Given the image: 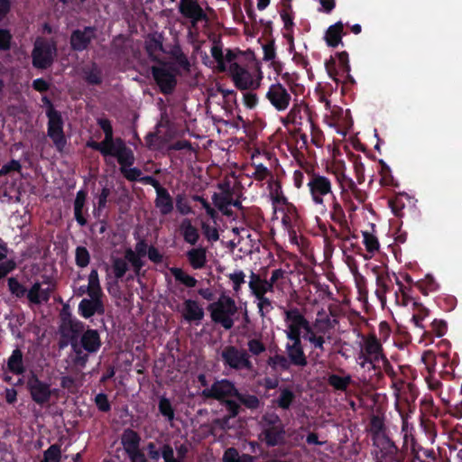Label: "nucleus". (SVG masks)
Wrapping results in <instances>:
<instances>
[{"mask_svg":"<svg viewBox=\"0 0 462 462\" xmlns=\"http://www.w3.org/2000/svg\"><path fill=\"white\" fill-rule=\"evenodd\" d=\"M337 323V319H332L328 315L326 314L324 310L318 311L317 318L313 323H310V329L314 333H318L319 335H323L326 337V335L330 333V331L335 328Z\"/></svg>","mask_w":462,"mask_h":462,"instance_id":"obj_24","label":"nucleus"},{"mask_svg":"<svg viewBox=\"0 0 462 462\" xmlns=\"http://www.w3.org/2000/svg\"><path fill=\"white\" fill-rule=\"evenodd\" d=\"M248 286L255 298L264 295L263 279L259 274L251 272Z\"/></svg>","mask_w":462,"mask_h":462,"instance_id":"obj_49","label":"nucleus"},{"mask_svg":"<svg viewBox=\"0 0 462 462\" xmlns=\"http://www.w3.org/2000/svg\"><path fill=\"white\" fill-rule=\"evenodd\" d=\"M141 436L133 429H125L121 436V444L125 453L140 447Z\"/></svg>","mask_w":462,"mask_h":462,"instance_id":"obj_33","label":"nucleus"},{"mask_svg":"<svg viewBox=\"0 0 462 462\" xmlns=\"http://www.w3.org/2000/svg\"><path fill=\"white\" fill-rule=\"evenodd\" d=\"M179 12L184 18L190 21L193 27L199 22H208V20L198 0H180Z\"/></svg>","mask_w":462,"mask_h":462,"instance_id":"obj_16","label":"nucleus"},{"mask_svg":"<svg viewBox=\"0 0 462 462\" xmlns=\"http://www.w3.org/2000/svg\"><path fill=\"white\" fill-rule=\"evenodd\" d=\"M171 57L175 61V63L183 69L184 72H190V62L186 56V54L182 51L180 47H176L171 51Z\"/></svg>","mask_w":462,"mask_h":462,"instance_id":"obj_46","label":"nucleus"},{"mask_svg":"<svg viewBox=\"0 0 462 462\" xmlns=\"http://www.w3.org/2000/svg\"><path fill=\"white\" fill-rule=\"evenodd\" d=\"M16 268L17 263L14 259H6L5 261L0 262V282Z\"/></svg>","mask_w":462,"mask_h":462,"instance_id":"obj_62","label":"nucleus"},{"mask_svg":"<svg viewBox=\"0 0 462 462\" xmlns=\"http://www.w3.org/2000/svg\"><path fill=\"white\" fill-rule=\"evenodd\" d=\"M284 321L287 325L285 330L286 337H301V332L304 333L310 328V322L306 319L301 310L297 307L285 309L283 311Z\"/></svg>","mask_w":462,"mask_h":462,"instance_id":"obj_7","label":"nucleus"},{"mask_svg":"<svg viewBox=\"0 0 462 462\" xmlns=\"http://www.w3.org/2000/svg\"><path fill=\"white\" fill-rule=\"evenodd\" d=\"M112 157L116 158L117 162L120 165V171L124 177L129 181H140L142 178V171L136 167L129 168L134 165L135 158L134 152L128 147L127 152H116Z\"/></svg>","mask_w":462,"mask_h":462,"instance_id":"obj_14","label":"nucleus"},{"mask_svg":"<svg viewBox=\"0 0 462 462\" xmlns=\"http://www.w3.org/2000/svg\"><path fill=\"white\" fill-rule=\"evenodd\" d=\"M51 294L50 287L42 288L39 282H34L27 293V299L31 304L40 305L42 302H48Z\"/></svg>","mask_w":462,"mask_h":462,"instance_id":"obj_27","label":"nucleus"},{"mask_svg":"<svg viewBox=\"0 0 462 462\" xmlns=\"http://www.w3.org/2000/svg\"><path fill=\"white\" fill-rule=\"evenodd\" d=\"M148 460L158 462L162 457L164 462H174L173 447L169 442H163L160 439L149 441L143 447Z\"/></svg>","mask_w":462,"mask_h":462,"instance_id":"obj_13","label":"nucleus"},{"mask_svg":"<svg viewBox=\"0 0 462 462\" xmlns=\"http://www.w3.org/2000/svg\"><path fill=\"white\" fill-rule=\"evenodd\" d=\"M96 31L94 26L73 30L69 37L70 49L76 52L88 50L92 41L96 38Z\"/></svg>","mask_w":462,"mask_h":462,"instance_id":"obj_15","label":"nucleus"},{"mask_svg":"<svg viewBox=\"0 0 462 462\" xmlns=\"http://www.w3.org/2000/svg\"><path fill=\"white\" fill-rule=\"evenodd\" d=\"M97 124L104 132V140L101 142L89 140L87 142V147L99 152L101 155L106 158V163H108L106 157H111L119 152H124L128 151L125 142L121 137H114V129L108 118H98Z\"/></svg>","mask_w":462,"mask_h":462,"instance_id":"obj_3","label":"nucleus"},{"mask_svg":"<svg viewBox=\"0 0 462 462\" xmlns=\"http://www.w3.org/2000/svg\"><path fill=\"white\" fill-rule=\"evenodd\" d=\"M307 186L312 201L316 205H323L324 198L328 195L335 196L332 190L331 180L319 173L309 172Z\"/></svg>","mask_w":462,"mask_h":462,"instance_id":"obj_8","label":"nucleus"},{"mask_svg":"<svg viewBox=\"0 0 462 462\" xmlns=\"http://www.w3.org/2000/svg\"><path fill=\"white\" fill-rule=\"evenodd\" d=\"M265 97L278 111L286 110L291 99V94L281 83L272 84Z\"/></svg>","mask_w":462,"mask_h":462,"instance_id":"obj_17","label":"nucleus"},{"mask_svg":"<svg viewBox=\"0 0 462 462\" xmlns=\"http://www.w3.org/2000/svg\"><path fill=\"white\" fill-rule=\"evenodd\" d=\"M78 312L84 319H89L95 314L104 315L105 305L102 298L90 297V299H82L79 304Z\"/></svg>","mask_w":462,"mask_h":462,"instance_id":"obj_21","label":"nucleus"},{"mask_svg":"<svg viewBox=\"0 0 462 462\" xmlns=\"http://www.w3.org/2000/svg\"><path fill=\"white\" fill-rule=\"evenodd\" d=\"M259 439L264 443L267 448L284 445L286 442L285 426L262 428Z\"/></svg>","mask_w":462,"mask_h":462,"instance_id":"obj_20","label":"nucleus"},{"mask_svg":"<svg viewBox=\"0 0 462 462\" xmlns=\"http://www.w3.org/2000/svg\"><path fill=\"white\" fill-rule=\"evenodd\" d=\"M289 342L285 345L287 357L291 364L298 367H305L308 365V358L304 352L301 337L287 338Z\"/></svg>","mask_w":462,"mask_h":462,"instance_id":"obj_18","label":"nucleus"},{"mask_svg":"<svg viewBox=\"0 0 462 462\" xmlns=\"http://www.w3.org/2000/svg\"><path fill=\"white\" fill-rule=\"evenodd\" d=\"M364 354L370 356L373 359H376V356L381 359L385 356L383 354V348L381 342L378 340L375 335H369L364 343Z\"/></svg>","mask_w":462,"mask_h":462,"instance_id":"obj_32","label":"nucleus"},{"mask_svg":"<svg viewBox=\"0 0 462 462\" xmlns=\"http://www.w3.org/2000/svg\"><path fill=\"white\" fill-rule=\"evenodd\" d=\"M180 231L186 243L195 245L199 239V230L191 224V221L185 218L180 224Z\"/></svg>","mask_w":462,"mask_h":462,"instance_id":"obj_36","label":"nucleus"},{"mask_svg":"<svg viewBox=\"0 0 462 462\" xmlns=\"http://www.w3.org/2000/svg\"><path fill=\"white\" fill-rule=\"evenodd\" d=\"M363 243L365 246V249L370 254H374L379 250L380 244L378 238L374 234L368 231H363Z\"/></svg>","mask_w":462,"mask_h":462,"instance_id":"obj_52","label":"nucleus"},{"mask_svg":"<svg viewBox=\"0 0 462 462\" xmlns=\"http://www.w3.org/2000/svg\"><path fill=\"white\" fill-rule=\"evenodd\" d=\"M26 388L30 393L32 400L39 405L42 406L48 403L51 398L52 391L51 384L42 381L33 372H31L27 378Z\"/></svg>","mask_w":462,"mask_h":462,"instance_id":"obj_11","label":"nucleus"},{"mask_svg":"<svg viewBox=\"0 0 462 462\" xmlns=\"http://www.w3.org/2000/svg\"><path fill=\"white\" fill-rule=\"evenodd\" d=\"M379 163L381 165V183L386 186H393L394 179L392 175L390 167L383 160H380Z\"/></svg>","mask_w":462,"mask_h":462,"instance_id":"obj_58","label":"nucleus"},{"mask_svg":"<svg viewBox=\"0 0 462 462\" xmlns=\"http://www.w3.org/2000/svg\"><path fill=\"white\" fill-rule=\"evenodd\" d=\"M247 347L248 351L254 356H259L266 350L265 345L258 338L248 340Z\"/></svg>","mask_w":462,"mask_h":462,"instance_id":"obj_64","label":"nucleus"},{"mask_svg":"<svg viewBox=\"0 0 462 462\" xmlns=\"http://www.w3.org/2000/svg\"><path fill=\"white\" fill-rule=\"evenodd\" d=\"M219 402L226 411V414L222 418H218L216 420V423L223 430H228L231 428L230 420L236 418L242 409L240 408L239 403L235 400H217Z\"/></svg>","mask_w":462,"mask_h":462,"instance_id":"obj_22","label":"nucleus"},{"mask_svg":"<svg viewBox=\"0 0 462 462\" xmlns=\"http://www.w3.org/2000/svg\"><path fill=\"white\" fill-rule=\"evenodd\" d=\"M344 24L341 21L330 25L325 33V41L328 46L336 48L342 43L344 35Z\"/></svg>","mask_w":462,"mask_h":462,"instance_id":"obj_30","label":"nucleus"},{"mask_svg":"<svg viewBox=\"0 0 462 462\" xmlns=\"http://www.w3.org/2000/svg\"><path fill=\"white\" fill-rule=\"evenodd\" d=\"M368 427L369 432L374 437H378L381 434L384 436L385 425L383 418L377 415H373L372 418L370 419Z\"/></svg>","mask_w":462,"mask_h":462,"instance_id":"obj_53","label":"nucleus"},{"mask_svg":"<svg viewBox=\"0 0 462 462\" xmlns=\"http://www.w3.org/2000/svg\"><path fill=\"white\" fill-rule=\"evenodd\" d=\"M57 52V45L53 41L38 38L32 51V63L35 69H46L50 68Z\"/></svg>","mask_w":462,"mask_h":462,"instance_id":"obj_6","label":"nucleus"},{"mask_svg":"<svg viewBox=\"0 0 462 462\" xmlns=\"http://www.w3.org/2000/svg\"><path fill=\"white\" fill-rule=\"evenodd\" d=\"M110 194L111 190L108 187L105 186L102 188L100 193L97 195V208L94 209V216L96 217H99L100 212L106 208Z\"/></svg>","mask_w":462,"mask_h":462,"instance_id":"obj_55","label":"nucleus"},{"mask_svg":"<svg viewBox=\"0 0 462 462\" xmlns=\"http://www.w3.org/2000/svg\"><path fill=\"white\" fill-rule=\"evenodd\" d=\"M82 77L84 81L90 86H99L103 82L102 69L96 62H91L82 68Z\"/></svg>","mask_w":462,"mask_h":462,"instance_id":"obj_29","label":"nucleus"},{"mask_svg":"<svg viewBox=\"0 0 462 462\" xmlns=\"http://www.w3.org/2000/svg\"><path fill=\"white\" fill-rule=\"evenodd\" d=\"M13 35L8 29L0 28V51H6L11 49Z\"/></svg>","mask_w":462,"mask_h":462,"instance_id":"obj_63","label":"nucleus"},{"mask_svg":"<svg viewBox=\"0 0 462 462\" xmlns=\"http://www.w3.org/2000/svg\"><path fill=\"white\" fill-rule=\"evenodd\" d=\"M188 261L195 269H202L207 263V251L204 247L192 248L187 252Z\"/></svg>","mask_w":462,"mask_h":462,"instance_id":"obj_34","label":"nucleus"},{"mask_svg":"<svg viewBox=\"0 0 462 462\" xmlns=\"http://www.w3.org/2000/svg\"><path fill=\"white\" fill-rule=\"evenodd\" d=\"M184 319L189 322L199 321L204 318V310L198 301L186 300L184 301Z\"/></svg>","mask_w":462,"mask_h":462,"instance_id":"obj_31","label":"nucleus"},{"mask_svg":"<svg viewBox=\"0 0 462 462\" xmlns=\"http://www.w3.org/2000/svg\"><path fill=\"white\" fill-rule=\"evenodd\" d=\"M295 393L288 387L280 389V394L273 403L282 410H289L295 401Z\"/></svg>","mask_w":462,"mask_h":462,"instance_id":"obj_39","label":"nucleus"},{"mask_svg":"<svg viewBox=\"0 0 462 462\" xmlns=\"http://www.w3.org/2000/svg\"><path fill=\"white\" fill-rule=\"evenodd\" d=\"M219 187L223 189V193H214L212 196L213 203L223 215L232 217L234 212L229 208V206H231V196H233V192L228 184H226L225 188L222 185Z\"/></svg>","mask_w":462,"mask_h":462,"instance_id":"obj_25","label":"nucleus"},{"mask_svg":"<svg viewBox=\"0 0 462 462\" xmlns=\"http://www.w3.org/2000/svg\"><path fill=\"white\" fill-rule=\"evenodd\" d=\"M60 334L66 340L65 345L69 344L71 347L72 364L81 368L87 365L89 356L97 354L102 346L98 330L86 326L81 320L72 319L70 314L62 317Z\"/></svg>","mask_w":462,"mask_h":462,"instance_id":"obj_1","label":"nucleus"},{"mask_svg":"<svg viewBox=\"0 0 462 462\" xmlns=\"http://www.w3.org/2000/svg\"><path fill=\"white\" fill-rule=\"evenodd\" d=\"M220 359L225 368L235 371L254 370V365L250 360L248 352L233 345L226 346L222 349Z\"/></svg>","mask_w":462,"mask_h":462,"instance_id":"obj_5","label":"nucleus"},{"mask_svg":"<svg viewBox=\"0 0 462 462\" xmlns=\"http://www.w3.org/2000/svg\"><path fill=\"white\" fill-rule=\"evenodd\" d=\"M87 292L89 297L102 298L103 292L99 283L98 273L96 269L91 270L88 275V286Z\"/></svg>","mask_w":462,"mask_h":462,"instance_id":"obj_41","label":"nucleus"},{"mask_svg":"<svg viewBox=\"0 0 462 462\" xmlns=\"http://www.w3.org/2000/svg\"><path fill=\"white\" fill-rule=\"evenodd\" d=\"M170 271L175 280L187 288H194L198 283V281L193 276L186 273L181 268L172 267Z\"/></svg>","mask_w":462,"mask_h":462,"instance_id":"obj_44","label":"nucleus"},{"mask_svg":"<svg viewBox=\"0 0 462 462\" xmlns=\"http://www.w3.org/2000/svg\"><path fill=\"white\" fill-rule=\"evenodd\" d=\"M8 290L11 294L18 299L27 296L28 291L15 277H10L7 280Z\"/></svg>","mask_w":462,"mask_h":462,"instance_id":"obj_50","label":"nucleus"},{"mask_svg":"<svg viewBox=\"0 0 462 462\" xmlns=\"http://www.w3.org/2000/svg\"><path fill=\"white\" fill-rule=\"evenodd\" d=\"M158 409L160 413L169 421L172 422L175 418V410L170 401L165 396H162L159 400Z\"/></svg>","mask_w":462,"mask_h":462,"instance_id":"obj_48","label":"nucleus"},{"mask_svg":"<svg viewBox=\"0 0 462 462\" xmlns=\"http://www.w3.org/2000/svg\"><path fill=\"white\" fill-rule=\"evenodd\" d=\"M87 198L88 192L85 189H79L76 194L73 203L74 217L80 226H85L88 224V220L84 216V212L88 213V208H85Z\"/></svg>","mask_w":462,"mask_h":462,"instance_id":"obj_26","label":"nucleus"},{"mask_svg":"<svg viewBox=\"0 0 462 462\" xmlns=\"http://www.w3.org/2000/svg\"><path fill=\"white\" fill-rule=\"evenodd\" d=\"M330 216L331 219L334 222L337 223L342 228L349 230L345 211L340 203L337 200L335 196H333V203Z\"/></svg>","mask_w":462,"mask_h":462,"instance_id":"obj_40","label":"nucleus"},{"mask_svg":"<svg viewBox=\"0 0 462 462\" xmlns=\"http://www.w3.org/2000/svg\"><path fill=\"white\" fill-rule=\"evenodd\" d=\"M285 426L280 416L274 412L266 413L262 417V428Z\"/></svg>","mask_w":462,"mask_h":462,"instance_id":"obj_57","label":"nucleus"},{"mask_svg":"<svg viewBox=\"0 0 462 462\" xmlns=\"http://www.w3.org/2000/svg\"><path fill=\"white\" fill-rule=\"evenodd\" d=\"M140 182L144 185H151L156 191V199L154 200L155 207L159 209L161 215L167 216L173 211L174 201L169 190L162 187L158 180L154 177L146 175L140 179Z\"/></svg>","mask_w":462,"mask_h":462,"instance_id":"obj_9","label":"nucleus"},{"mask_svg":"<svg viewBox=\"0 0 462 462\" xmlns=\"http://www.w3.org/2000/svg\"><path fill=\"white\" fill-rule=\"evenodd\" d=\"M8 370L16 375H21L25 372L23 361V352L19 348L13 350L7 361Z\"/></svg>","mask_w":462,"mask_h":462,"instance_id":"obj_35","label":"nucleus"},{"mask_svg":"<svg viewBox=\"0 0 462 462\" xmlns=\"http://www.w3.org/2000/svg\"><path fill=\"white\" fill-rule=\"evenodd\" d=\"M90 254L87 247L79 245L75 250V263L77 266L85 268L89 264Z\"/></svg>","mask_w":462,"mask_h":462,"instance_id":"obj_54","label":"nucleus"},{"mask_svg":"<svg viewBox=\"0 0 462 462\" xmlns=\"http://www.w3.org/2000/svg\"><path fill=\"white\" fill-rule=\"evenodd\" d=\"M151 71L162 94L170 95L174 91L177 86V79L173 73L162 67L157 66H152Z\"/></svg>","mask_w":462,"mask_h":462,"instance_id":"obj_19","label":"nucleus"},{"mask_svg":"<svg viewBox=\"0 0 462 462\" xmlns=\"http://www.w3.org/2000/svg\"><path fill=\"white\" fill-rule=\"evenodd\" d=\"M258 300L257 307H258V312L261 317H265L266 314H268L273 309V302L272 300L267 298L265 295L260 296L256 298Z\"/></svg>","mask_w":462,"mask_h":462,"instance_id":"obj_61","label":"nucleus"},{"mask_svg":"<svg viewBox=\"0 0 462 462\" xmlns=\"http://www.w3.org/2000/svg\"><path fill=\"white\" fill-rule=\"evenodd\" d=\"M176 208L180 214L186 216L192 212L189 201L186 199L185 194L180 193L175 198Z\"/></svg>","mask_w":462,"mask_h":462,"instance_id":"obj_59","label":"nucleus"},{"mask_svg":"<svg viewBox=\"0 0 462 462\" xmlns=\"http://www.w3.org/2000/svg\"><path fill=\"white\" fill-rule=\"evenodd\" d=\"M60 446L58 444H52L44 451L43 460L42 462H60Z\"/></svg>","mask_w":462,"mask_h":462,"instance_id":"obj_56","label":"nucleus"},{"mask_svg":"<svg viewBox=\"0 0 462 462\" xmlns=\"http://www.w3.org/2000/svg\"><path fill=\"white\" fill-rule=\"evenodd\" d=\"M414 313L411 319V321L417 327L421 329H424V326L422 325V321L430 315V310L423 306L421 303L413 302Z\"/></svg>","mask_w":462,"mask_h":462,"instance_id":"obj_47","label":"nucleus"},{"mask_svg":"<svg viewBox=\"0 0 462 462\" xmlns=\"http://www.w3.org/2000/svg\"><path fill=\"white\" fill-rule=\"evenodd\" d=\"M376 274V291L375 294L382 304L386 301V293L392 289L393 281L390 273L386 271H379L377 267L373 269Z\"/></svg>","mask_w":462,"mask_h":462,"instance_id":"obj_23","label":"nucleus"},{"mask_svg":"<svg viewBox=\"0 0 462 462\" xmlns=\"http://www.w3.org/2000/svg\"><path fill=\"white\" fill-rule=\"evenodd\" d=\"M201 396L212 400H235L241 409L244 406L252 411H257L263 405L255 394L246 390H238L235 383L228 379L216 380L209 387L202 390Z\"/></svg>","mask_w":462,"mask_h":462,"instance_id":"obj_2","label":"nucleus"},{"mask_svg":"<svg viewBox=\"0 0 462 462\" xmlns=\"http://www.w3.org/2000/svg\"><path fill=\"white\" fill-rule=\"evenodd\" d=\"M112 269L115 277L117 280L123 279L129 269L128 263L121 257L112 259Z\"/></svg>","mask_w":462,"mask_h":462,"instance_id":"obj_51","label":"nucleus"},{"mask_svg":"<svg viewBox=\"0 0 462 462\" xmlns=\"http://www.w3.org/2000/svg\"><path fill=\"white\" fill-rule=\"evenodd\" d=\"M267 365L273 370V371H288L291 368V365H292L288 359L287 356L282 355V354H275L272 356H269L267 359Z\"/></svg>","mask_w":462,"mask_h":462,"instance_id":"obj_38","label":"nucleus"},{"mask_svg":"<svg viewBox=\"0 0 462 462\" xmlns=\"http://www.w3.org/2000/svg\"><path fill=\"white\" fill-rule=\"evenodd\" d=\"M47 134L51 139L53 145L59 152H62L67 144L64 134V120L61 113L50 111L48 113Z\"/></svg>","mask_w":462,"mask_h":462,"instance_id":"obj_10","label":"nucleus"},{"mask_svg":"<svg viewBox=\"0 0 462 462\" xmlns=\"http://www.w3.org/2000/svg\"><path fill=\"white\" fill-rule=\"evenodd\" d=\"M381 451L385 457H388L391 461L401 462L397 457L399 448L395 443L386 435L383 436Z\"/></svg>","mask_w":462,"mask_h":462,"instance_id":"obj_45","label":"nucleus"},{"mask_svg":"<svg viewBox=\"0 0 462 462\" xmlns=\"http://www.w3.org/2000/svg\"><path fill=\"white\" fill-rule=\"evenodd\" d=\"M229 72L235 86L240 90L257 89L260 87L262 77L254 79L252 73L236 62L229 66Z\"/></svg>","mask_w":462,"mask_h":462,"instance_id":"obj_12","label":"nucleus"},{"mask_svg":"<svg viewBox=\"0 0 462 462\" xmlns=\"http://www.w3.org/2000/svg\"><path fill=\"white\" fill-rule=\"evenodd\" d=\"M352 383V378L349 374L346 376H339L336 374H331L328 377V383L337 391L346 392Z\"/></svg>","mask_w":462,"mask_h":462,"instance_id":"obj_42","label":"nucleus"},{"mask_svg":"<svg viewBox=\"0 0 462 462\" xmlns=\"http://www.w3.org/2000/svg\"><path fill=\"white\" fill-rule=\"evenodd\" d=\"M145 51L152 61L161 63L158 52L163 51L162 42L158 40L155 36H150L144 46Z\"/></svg>","mask_w":462,"mask_h":462,"instance_id":"obj_37","label":"nucleus"},{"mask_svg":"<svg viewBox=\"0 0 462 462\" xmlns=\"http://www.w3.org/2000/svg\"><path fill=\"white\" fill-rule=\"evenodd\" d=\"M274 203H282L285 206L284 213L282 217V223L286 228H291L292 226V223L296 221L298 218V212L296 207L288 202L287 198H285L283 195H277L275 198H273Z\"/></svg>","mask_w":462,"mask_h":462,"instance_id":"obj_28","label":"nucleus"},{"mask_svg":"<svg viewBox=\"0 0 462 462\" xmlns=\"http://www.w3.org/2000/svg\"><path fill=\"white\" fill-rule=\"evenodd\" d=\"M208 310L213 322L220 324L226 330L234 327L233 316L237 312L234 299L222 295L217 301L209 304Z\"/></svg>","mask_w":462,"mask_h":462,"instance_id":"obj_4","label":"nucleus"},{"mask_svg":"<svg viewBox=\"0 0 462 462\" xmlns=\"http://www.w3.org/2000/svg\"><path fill=\"white\" fill-rule=\"evenodd\" d=\"M233 283V290L238 293L242 284L245 283V274L242 270L236 271L226 275Z\"/></svg>","mask_w":462,"mask_h":462,"instance_id":"obj_60","label":"nucleus"},{"mask_svg":"<svg viewBox=\"0 0 462 462\" xmlns=\"http://www.w3.org/2000/svg\"><path fill=\"white\" fill-rule=\"evenodd\" d=\"M304 339L311 345L313 349H318L320 352H324L325 347L324 345L326 343V337L323 335H319L318 333H314L310 328L307 329V331L301 336V339Z\"/></svg>","mask_w":462,"mask_h":462,"instance_id":"obj_43","label":"nucleus"}]
</instances>
